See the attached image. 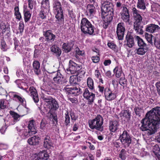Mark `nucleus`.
<instances>
[{"instance_id": "nucleus-38", "label": "nucleus", "mask_w": 160, "mask_h": 160, "mask_svg": "<svg viewBox=\"0 0 160 160\" xmlns=\"http://www.w3.org/2000/svg\"><path fill=\"white\" fill-rule=\"evenodd\" d=\"M14 15L16 16V18L18 20L20 21L22 19V17L21 13L19 11V8L18 7H15L14 9Z\"/></svg>"}, {"instance_id": "nucleus-19", "label": "nucleus", "mask_w": 160, "mask_h": 160, "mask_svg": "<svg viewBox=\"0 0 160 160\" xmlns=\"http://www.w3.org/2000/svg\"><path fill=\"white\" fill-rule=\"evenodd\" d=\"M121 18L125 22H129L130 21V16L128 11L126 7H123L121 12Z\"/></svg>"}, {"instance_id": "nucleus-1", "label": "nucleus", "mask_w": 160, "mask_h": 160, "mask_svg": "<svg viewBox=\"0 0 160 160\" xmlns=\"http://www.w3.org/2000/svg\"><path fill=\"white\" fill-rule=\"evenodd\" d=\"M141 123L142 131H146L148 135L155 133L160 124V107L153 108L148 112Z\"/></svg>"}, {"instance_id": "nucleus-3", "label": "nucleus", "mask_w": 160, "mask_h": 160, "mask_svg": "<svg viewBox=\"0 0 160 160\" xmlns=\"http://www.w3.org/2000/svg\"><path fill=\"white\" fill-rule=\"evenodd\" d=\"M15 83L19 88L24 90L32 97L34 101L36 103L39 101V98L36 89L33 87H30L29 91L27 90L28 86L26 84L22 82L20 79H18L15 81Z\"/></svg>"}, {"instance_id": "nucleus-34", "label": "nucleus", "mask_w": 160, "mask_h": 160, "mask_svg": "<svg viewBox=\"0 0 160 160\" xmlns=\"http://www.w3.org/2000/svg\"><path fill=\"white\" fill-rule=\"evenodd\" d=\"M91 22L86 18H82L81 21L80 23V27L81 30L84 28H86L87 26H89L91 24Z\"/></svg>"}, {"instance_id": "nucleus-4", "label": "nucleus", "mask_w": 160, "mask_h": 160, "mask_svg": "<svg viewBox=\"0 0 160 160\" xmlns=\"http://www.w3.org/2000/svg\"><path fill=\"white\" fill-rule=\"evenodd\" d=\"M53 8L56 18L59 22H63L64 20L63 10L60 2L58 0H53Z\"/></svg>"}, {"instance_id": "nucleus-6", "label": "nucleus", "mask_w": 160, "mask_h": 160, "mask_svg": "<svg viewBox=\"0 0 160 160\" xmlns=\"http://www.w3.org/2000/svg\"><path fill=\"white\" fill-rule=\"evenodd\" d=\"M43 100H44L45 104L47 106L49 109L48 112V116H51L52 114L51 112V110H56L59 106L56 100L51 97L43 98Z\"/></svg>"}, {"instance_id": "nucleus-46", "label": "nucleus", "mask_w": 160, "mask_h": 160, "mask_svg": "<svg viewBox=\"0 0 160 160\" xmlns=\"http://www.w3.org/2000/svg\"><path fill=\"white\" fill-rule=\"evenodd\" d=\"M127 156V153L125 149H122L120 152L119 154V157L122 160L126 159Z\"/></svg>"}, {"instance_id": "nucleus-37", "label": "nucleus", "mask_w": 160, "mask_h": 160, "mask_svg": "<svg viewBox=\"0 0 160 160\" xmlns=\"http://www.w3.org/2000/svg\"><path fill=\"white\" fill-rule=\"evenodd\" d=\"M113 72L116 77H120L122 73L121 67L120 66L116 67L113 70Z\"/></svg>"}, {"instance_id": "nucleus-35", "label": "nucleus", "mask_w": 160, "mask_h": 160, "mask_svg": "<svg viewBox=\"0 0 160 160\" xmlns=\"http://www.w3.org/2000/svg\"><path fill=\"white\" fill-rule=\"evenodd\" d=\"M148 49V47H140L136 49V52L138 55H142L145 54Z\"/></svg>"}, {"instance_id": "nucleus-10", "label": "nucleus", "mask_w": 160, "mask_h": 160, "mask_svg": "<svg viewBox=\"0 0 160 160\" xmlns=\"http://www.w3.org/2000/svg\"><path fill=\"white\" fill-rule=\"evenodd\" d=\"M119 139L122 144L125 148L128 147L131 143V137L126 131H124L120 135Z\"/></svg>"}, {"instance_id": "nucleus-60", "label": "nucleus", "mask_w": 160, "mask_h": 160, "mask_svg": "<svg viewBox=\"0 0 160 160\" xmlns=\"http://www.w3.org/2000/svg\"><path fill=\"white\" fill-rule=\"evenodd\" d=\"M23 71L21 69H18L17 72V75L19 77H20L23 75Z\"/></svg>"}, {"instance_id": "nucleus-13", "label": "nucleus", "mask_w": 160, "mask_h": 160, "mask_svg": "<svg viewBox=\"0 0 160 160\" xmlns=\"http://www.w3.org/2000/svg\"><path fill=\"white\" fill-rule=\"evenodd\" d=\"M16 129L19 135L22 139H25L30 136L33 135L30 131L27 129H21L19 127H17Z\"/></svg>"}, {"instance_id": "nucleus-49", "label": "nucleus", "mask_w": 160, "mask_h": 160, "mask_svg": "<svg viewBox=\"0 0 160 160\" xmlns=\"http://www.w3.org/2000/svg\"><path fill=\"white\" fill-rule=\"evenodd\" d=\"M7 101L4 99H2L0 101V108L3 109L6 108L7 106Z\"/></svg>"}, {"instance_id": "nucleus-9", "label": "nucleus", "mask_w": 160, "mask_h": 160, "mask_svg": "<svg viewBox=\"0 0 160 160\" xmlns=\"http://www.w3.org/2000/svg\"><path fill=\"white\" fill-rule=\"evenodd\" d=\"M101 10L102 14H107L108 13H113V9L112 4L107 1H102Z\"/></svg>"}, {"instance_id": "nucleus-25", "label": "nucleus", "mask_w": 160, "mask_h": 160, "mask_svg": "<svg viewBox=\"0 0 160 160\" xmlns=\"http://www.w3.org/2000/svg\"><path fill=\"white\" fill-rule=\"evenodd\" d=\"M40 138L38 136H35L29 138L28 140V143L31 145H37L39 143Z\"/></svg>"}, {"instance_id": "nucleus-14", "label": "nucleus", "mask_w": 160, "mask_h": 160, "mask_svg": "<svg viewBox=\"0 0 160 160\" xmlns=\"http://www.w3.org/2000/svg\"><path fill=\"white\" fill-rule=\"evenodd\" d=\"M83 96L85 98L88 100V103L89 104L93 102L95 99V94L92 92H90L88 88L84 89Z\"/></svg>"}, {"instance_id": "nucleus-5", "label": "nucleus", "mask_w": 160, "mask_h": 160, "mask_svg": "<svg viewBox=\"0 0 160 160\" xmlns=\"http://www.w3.org/2000/svg\"><path fill=\"white\" fill-rule=\"evenodd\" d=\"M88 123L89 127L92 129H95L100 131L102 129L103 119L100 115H98L95 118L89 120Z\"/></svg>"}, {"instance_id": "nucleus-47", "label": "nucleus", "mask_w": 160, "mask_h": 160, "mask_svg": "<svg viewBox=\"0 0 160 160\" xmlns=\"http://www.w3.org/2000/svg\"><path fill=\"white\" fill-rule=\"evenodd\" d=\"M42 65L43 66L44 69L48 73H52V72H49V70L50 69V66L48 63H46V60H43L42 62Z\"/></svg>"}, {"instance_id": "nucleus-48", "label": "nucleus", "mask_w": 160, "mask_h": 160, "mask_svg": "<svg viewBox=\"0 0 160 160\" xmlns=\"http://www.w3.org/2000/svg\"><path fill=\"white\" fill-rule=\"evenodd\" d=\"M11 115L12 118L16 122L19 121L20 119V116L15 112H12L11 113Z\"/></svg>"}, {"instance_id": "nucleus-42", "label": "nucleus", "mask_w": 160, "mask_h": 160, "mask_svg": "<svg viewBox=\"0 0 160 160\" xmlns=\"http://www.w3.org/2000/svg\"><path fill=\"white\" fill-rule=\"evenodd\" d=\"M5 121L3 119H0V131L2 134L5 133L6 128V126L4 125Z\"/></svg>"}, {"instance_id": "nucleus-16", "label": "nucleus", "mask_w": 160, "mask_h": 160, "mask_svg": "<svg viewBox=\"0 0 160 160\" xmlns=\"http://www.w3.org/2000/svg\"><path fill=\"white\" fill-rule=\"evenodd\" d=\"M48 158V155L46 151H43L39 152L37 154L34 155L32 157V160H46Z\"/></svg>"}, {"instance_id": "nucleus-12", "label": "nucleus", "mask_w": 160, "mask_h": 160, "mask_svg": "<svg viewBox=\"0 0 160 160\" xmlns=\"http://www.w3.org/2000/svg\"><path fill=\"white\" fill-rule=\"evenodd\" d=\"M63 90L67 93L73 94L75 96L78 95L82 92L78 86L72 88H68L66 86L64 88Z\"/></svg>"}, {"instance_id": "nucleus-61", "label": "nucleus", "mask_w": 160, "mask_h": 160, "mask_svg": "<svg viewBox=\"0 0 160 160\" xmlns=\"http://www.w3.org/2000/svg\"><path fill=\"white\" fill-rule=\"evenodd\" d=\"M70 82L72 85H73L76 83V79L73 76L70 77Z\"/></svg>"}, {"instance_id": "nucleus-56", "label": "nucleus", "mask_w": 160, "mask_h": 160, "mask_svg": "<svg viewBox=\"0 0 160 160\" xmlns=\"http://www.w3.org/2000/svg\"><path fill=\"white\" fill-rule=\"evenodd\" d=\"M142 109L141 108L135 107L134 108V111L136 115L140 116L141 112H142Z\"/></svg>"}, {"instance_id": "nucleus-36", "label": "nucleus", "mask_w": 160, "mask_h": 160, "mask_svg": "<svg viewBox=\"0 0 160 160\" xmlns=\"http://www.w3.org/2000/svg\"><path fill=\"white\" fill-rule=\"evenodd\" d=\"M34 123V122L33 120H31L29 122L28 126V130L30 131L32 133L34 134L37 133V131L35 129Z\"/></svg>"}, {"instance_id": "nucleus-8", "label": "nucleus", "mask_w": 160, "mask_h": 160, "mask_svg": "<svg viewBox=\"0 0 160 160\" xmlns=\"http://www.w3.org/2000/svg\"><path fill=\"white\" fill-rule=\"evenodd\" d=\"M101 10L102 14H107L108 13H113V9L112 4L107 1H102Z\"/></svg>"}, {"instance_id": "nucleus-40", "label": "nucleus", "mask_w": 160, "mask_h": 160, "mask_svg": "<svg viewBox=\"0 0 160 160\" xmlns=\"http://www.w3.org/2000/svg\"><path fill=\"white\" fill-rule=\"evenodd\" d=\"M135 38L138 41V43L139 46L141 47H148L146 44L145 43L142 39L138 36H135Z\"/></svg>"}, {"instance_id": "nucleus-45", "label": "nucleus", "mask_w": 160, "mask_h": 160, "mask_svg": "<svg viewBox=\"0 0 160 160\" xmlns=\"http://www.w3.org/2000/svg\"><path fill=\"white\" fill-rule=\"evenodd\" d=\"M0 48L2 51L4 52L6 51L8 48L6 42L3 40H2L1 42Z\"/></svg>"}, {"instance_id": "nucleus-55", "label": "nucleus", "mask_w": 160, "mask_h": 160, "mask_svg": "<svg viewBox=\"0 0 160 160\" xmlns=\"http://www.w3.org/2000/svg\"><path fill=\"white\" fill-rule=\"evenodd\" d=\"M19 26L18 29L20 31V33H22L24 30V25L23 22L22 21H20L19 23Z\"/></svg>"}, {"instance_id": "nucleus-62", "label": "nucleus", "mask_w": 160, "mask_h": 160, "mask_svg": "<svg viewBox=\"0 0 160 160\" xmlns=\"http://www.w3.org/2000/svg\"><path fill=\"white\" fill-rule=\"evenodd\" d=\"M144 149H142L141 150V151H139L140 155L142 157H143L144 156H146L147 155V152L144 151Z\"/></svg>"}, {"instance_id": "nucleus-43", "label": "nucleus", "mask_w": 160, "mask_h": 160, "mask_svg": "<svg viewBox=\"0 0 160 160\" xmlns=\"http://www.w3.org/2000/svg\"><path fill=\"white\" fill-rule=\"evenodd\" d=\"M145 38L147 41L151 44H153L152 39L153 36L151 34L146 32L145 34Z\"/></svg>"}, {"instance_id": "nucleus-7", "label": "nucleus", "mask_w": 160, "mask_h": 160, "mask_svg": "<svg viewBox=\"0 0 160 160\" xmlns=\"http://www.w3.org/2000/svg\"><path fill=\"white\" fill-rule=\"evenodd\" d=\"M82 67L81 65L74 62L72 60H70L68 68L66 69V72L68 74H72L77 72L79 73Z\"/></svg>"}, {"instance_id": "nucleus-59", "label": "nucleus", "mask_w": 160, "mask_h": 160, "mask_svg": "<svg viewBox=\"0 0 160 160\" xmlns=\"http://www.w3.org/2000/svg\"><path fill=\"white\" fill-rule=\"evenodd\" d=\"M93 62L96 63L98 62L99 61V58L98 56H92L91 58Z\"/></svg>"}, {"instance_id": "nucleus-20", "label": "nucleus", "mask_w": 160, "mask_h": 160, "mask_svg": "<svg viewBox=\"0 0 160 160\" xmlns=\"http://www.w3.org/2000/svg\"><path fill=\"white\" fill-rule=\"evenodd\" d=\"M160 28L159 26L153 24H150L146 26L145 31L151 33L158 32Z\"/></svg>"}, {"instance_id": "nucleus-28", "label": "nucleus", "mask_w": 160, "mask_h": 160, "mask_svg": "<svg viewBox=\"0 0 160 160\" xmlns=\"http://www.w3.org/2000/svg\"><path fill=\"white\" fill-rule=\"evenodd\" d=\"M113 13H108L107 14H103L102 13V17L104 22L110 23L112 20Z\"/></svg>"}, {"instance_id": "nucleus-32", "label": "nucleus", "mask_w": 160, "mask_h": 160, "mask_svg": "<svg viewBox=\"0 0 160 160\" xmlns=\"http://www.w3.org/2000/svg\"><path fill=\"white\" fill-rule=\"evenodd\" d=\"M127 41L126 45L130 48H132L134 45L133 38L130 35H128L126 38Z\"/></svg>"}, {"instance_id": "nucleus-44", "label": "nucleus", "mask_w": 160, "mask_h": 160, "mask_svg": "<svg viewBox=\"0 0 160 160\" xmlns=\"http://www.w3.org/2000/svg\"><path fill=\"white\" fill-rule=\"evenodd\" d=\"M19 109H20L19 110L21 113L23 114V115L22 116V117L26 114L29 111V109L26 107L25 104L21 107L20 108H19Z\"/></svg>"}, {"instance_id": "nucleus-31", "label": "nucleus", "mask_w": 160, "mask_h": 160, "mask_svg": "<svg viewBox=\"0 0 160 160\" xmlns=\"http://www.w3.org/2000/svg\"><path fill=\"white\" fill-rule=\"evenodd\" d=\"M87 83L88 87L90 90L92 91H95L93 80L91 78L89 77L88 78L87 80Z\"/></svg>"}, {"instance_id": "nucleus-54", "label": "nucleus", "mask_w": 160, "mask_h": 160, "mask_svg": "<svg viewBox=\"0 0 160 160\" xmlns=\"http://www.w3.org/2000/svg\"><path fill=\"white\" fill-rule=\"evenodd\" d=\"M154 38V44L155 46L158 49L160 50V41L158 39L156 38Z\"/></svg>"}, {"instance_id": "nucleus-33", "label": "nucleus", "mask_w": 160, "mask_h": 160, "mask_svg": "<svg viewBox=\"0 0 160 160\" xmlns=\"http://www.w3.org/2000/svg\"><path fill=\"white\" fill-rule=\"evenodd\" d=\"M33 70L35 73L38 75L40 72V64L39 62L37 61H35L33 63Z\"/></svg>"}, {"instance_id": "nucleus-17", "label": "nucleus", "mask_w": 160, "mask_h": 160, "mask_svg": "<svg viewBox=\"0 0 160 160\" xmlns=\"http://www.w3.org/2000/svg\"><path fill=\"white\" fill-rule=\"evenodd\" d=\"M96 12V8L92 4H89L87 6L86 15L87 16L92 17L94 15Z\"/></svg>"}, {"instance_id": "nucleus-51", "label": "nucleus", "mask_w": 160, "mask_h": 160, "mask_svg": "<svg viewBox=\"0 0 160 160\" xmlns=\"http://www.w3.org/2000/svg\"><path fill=\"white\" fill-rule=\"evenodd\" d=\"M28 8L31 10L32 9L36 3V1L33 0H28Z\"/></svg>"}, {"instance_id": "nucleus-27", "label": "nucleus", "mask_w": 160, "mask_h": 160, "mask_svg": "<svg viewBox=\"0 0 160 160\" xmlns=\"http://www.w3.org/2000/svg\"><path fill=\"white\" fill-rule=\"evenodd\" d=\"M10 93L13 100L16 101H18L21 103H23V104H24V102H25V99L24 98L16 92H10Z\"/></svg>"}, {"instance_id": "nucleus-26", "label": "nucleus", "mask_w": 160, "mask_h": 160, "mask_svg": "<svg viewBox=\"0 0 160 160\" xmlns=\"http://www.w3.org/2000/svg\"><path fill=\"white\" fill-rule=\"evenodd\" d=\"M56 76L53 78V79L55 82L61 84H63L65 83H66V81H63V77L62 75L60 73L57 72H56Z\"/></svg>"}, {"instance_id": "nucleus-53", "label": "nucleus", "mask_w": 160, "mask_h": 160, "mask_svg": "<svg viewBox=\"0 0 160 160\" xmlns=\"http://www.w3.org/2000/svg\"><path fill=\"white\" fill-rule=\"evenodd\" d=\"M16 122L11 117L9 118L8 120L5 123L7 125L9 126L14 124Z\"/></svg>"}, {"instance_id": "nucleus-64", "label": "nucleus", "mask_w": 160, "mask_h": 160, "mask_svg": "<svg viewBox=\"0 0 160 160\" xmlns=\"http://www.w3.org/2000/svg\"><path fill=\"white\" fill-rule=\"evenodd\" d=\"M0 28L2 30V32H5L7 29L5 24L3 23H2L0 25Z\"/></svg>"}, {"instance_id": "nucleus-2", "label": "nucleus", "mask_w": 160, "mask_h": 160, "mask_svg": "<svg viewBox=\"0 0 160 160\" xmlns=\"http://www.w3.org/2000/svg\"><path fill=\"white\" fill-rule=\"evenodd\" d=\"M132 12L135 20L134 23V29L138 34H142L144 31L142 30L143 26L141 25L142 17L139 13V11L135 8L132 9Z\"/></svg>"}, {"instance_id": "nucleus-24", "label": "nucleus", "mask_w": 160, "mask_h": 160, "mask_svg": "<svg viewBox=\"0 0 160 160\" xmlns=\"http://www.w3.org/2000/svg\"><path fill=\"white\" fill-rule=\"evenodd\" d=\"M23 13L25 22H27L30 20L31 17V13L28 10L26 5H24L23 7Z\"/></svg>"}, {"instance_id": "nucleus-22", "label": "nucleus", "mask_w": 160, "mask_h": 160, "mask_svg": "<svg viewBox=\"0 0 160 160\" xmlns=\"http://www.w3.org/2000/svg\"><path fill=\"white\" fill-rule=\"evenodd\" d=\"M43 35L45 37L46 40L50 42H53L56 38L55 36L50 30L44 32Z\"/></svg>"}, {"instance_id": "nucleus-39", "label": "nucleus", "mask_w": 160, "mask_h": 160, "mask_svg": "<svg viewBox=\"0 0 160 160\" xmlns=\"http://www.w3.org/2000/svg\"><path fill=\"white\" fill-rule=\"evenodd\" d=\"M130 113L128 110H124L121 111L120 115L121 117H125L127 119H129L130 118Z\"/></svg>"}, {"instance_id": "nucleus-21", "label": "nucleus", "mask_w": 160, "mask_h": 160, "mask_svg": "<svg viewBox=\"0 0 160 160\" xmlns=\"http://www.w3.org/2000/svg\"><path fill=\"white\" fill-rule=\"evenodd\" d=\"M53 143L50 137L47 136H45L44 138V147L45 148L49 149L53 147Z\"/></svg>"}, {"instance_id": "nucleus-23", "label": "nucleus", "mask_w": 160, "mask_h": 160, "mask_svg": "<svg viewBox=\"0 0 160 160\" xmlns=\"http://www.w3.org/2000/svg\"><path fill=\"white\" fill-rule=\"evenodd\" d=\"M95 27L92 24H90L89 26L84 28L81 29V31L84 34H87L90 35L93 34Z\"/></svg>"}, {"instance_id": "nucleus-58", "label": "nucleus", "mask_w": 160, "mask_h": 160, "mask_svg": "<svg viewBox=\"0 0 160 160\" xmlns=\"http://www.w3.org/2000/svg\"><path fill=\"white\" fill-rule=\"evenodd\" d=\"M40 17L42 19L45 18L46 14L44 10H41L39 13Z\"/></svg>"}, {"instance_id": "nucleus-57", "label": "nucleus", "mask_w": 160, "mask_h": 160, "mask_svg": "<svg viewBox=\"0 0 160 160\" xmlns=\"http://www.w3.org/2000/svg\"><path fill=\"white\" fill-rule=\"evenodd\" d=\"M108 45L110 48L113 50L115 49L116 47V45L114 42H108Z\"/></svg>"}, {"instance_id": "nucleus-30", "label": "nucleus", "mask_w": 160, "mask_h": 160, "mask_svg": "<svg viewBox=\"0 0 160 160\" xmlns=\"http://www.w3.org/2000/svg\"><path fill=\"white\" fill-rule=\"evenodd\" d=\"M51 52H53V54L55 55L57 57L59 56L61 53V51L58 47L57 46L54 45L51 48Z\"/></svg>"}, {"instance_id": "nucleus-15", "label": "nucleus", "mask_w": 160, "mask_h": 160, "mask_svg": "<svg viewBox=\"0 0 160 160\" xmlns=\"http://www.w3.org/2000/svg\"><path fill=\"white\" fill-rule=\"evenodd\" d=\"M105 99L108 101H112L117 97L115 92L112 91L109 88H105L104 93Z\"/></svg>"}, {"instance_id": "nucleus-29", "label": "nucleus", "mask_w": 160, "mask_h": 160, "mask_svg": "<svg viewBox=\"0 0 160 160\" xmlns=\"http://www.w3.org/2000/svg\"><path fill=\"white\" fill-rule=\"evenodd\" d=\"M73 44L71 42L64 43L62 45L63 50L66 52H70L73 47Z\"/></svg>"}, {"instance_id": "nucleus-52", "label": "nucleus", "mask_w": 160, "mask_h": 160, "mask_svg": "<svg viewBox=\"0 0 160 160\" xmlns=\"http://www.w3.org/2000/svg\"><path fill=\"white\" fill-rule=\"evenodd\" d=\"M42 7L45 8H48L49 7V0H43L42 2Z\"/></svg>"}, {"instance_id": "nucleus-50", "label": "nucleus", "mask_w": 160, "mask_h": 160, "mask_svg": "<svg viewBox=\"0 0 160 160\" xmlns=\"http://www.w3.org/2000/svg\"><path fill=\"white\" fill-rule=\"evenodd\" d=\"M65 124L66 125H68L70 123V118L68 111L65 114Z\"/></svg>"}, {"instance_id": "nucleus-18", "label": "nucleus", "mask_w": 160, "mask_h": 160, "mask_svg": "<svg viewBox=\"0 0 160 160\" xmlns=\"http://www.w3.org/2000/svg\"><path fill=\"white\" fill-rule=\"evenodd\" d=\"M109 129L112 132H117L119 129V124L118 122L116 121H110L109 124Z\"/></svg>"}, {"instance_id": "nucleus-63", "label": "nucleus", "mask_w": 160, "mask_h": 160, "mask_svg": "<svg viewBox=\"0 0 160 160\" xmlns=\"http://www.w3.org/2000/svg\"><path fill=\"white\" fill-rule=\"evenodd\" d=\"M71 118L72 120L73 121H75L78 118V116L76 115L75 113L73 112H71L70 114Z\"/></svg>"}, {"instance_id": "nucleus-11", "label": "nucleus", "mask_w": 160, "mask_h": 160, "mask_svg": "<svg viewBox=\"0 0 160 160\" xmlns=\"http://www.w3.org/2000/svg\"><path fill=\"white\" fill-rule=\"evenodd\" d=\"M125 31V24L123 22L119 23L117 25L116 33L119 40L123 39Z\"/></svg>"}, {"instance_id": "nucleus-41", "label": "nucleus", "mask_w": 160, "mask_h": 160, "mask_svg": "<svg viewBox=\"0 0 160 160\" xmlns=\"http://www.w3.org/2000/svg\"><path fill=\"white\" fill-rule=\"evenodd\" d=\"M137 6L138 8L144 10L146 8L144 0H138Z\"/></svg>"}]
</instances>
